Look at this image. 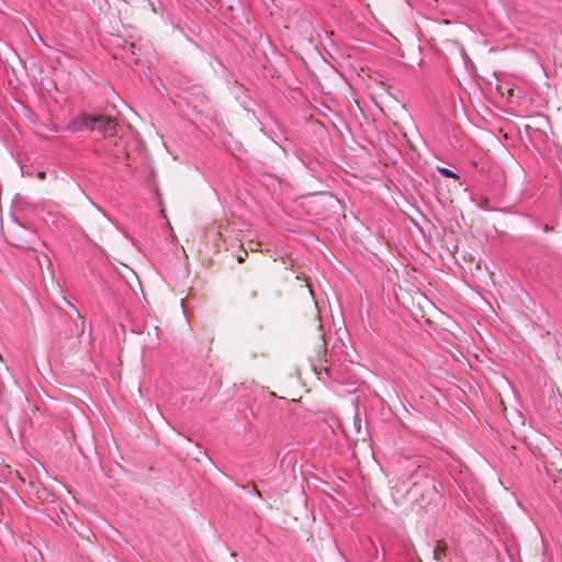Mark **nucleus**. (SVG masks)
I'll return each mask as SVG.
<instances>
[{"mask_svg": "<svg viewBox=\"0 0 562 562\" xmlns=\"http://www.w3.org/2000/svg\"><path fill=\"white\" fill-rule=\"evenodd\" d=\"M438 171L445 176V177H449V178H454V179H458L459 176L457 173H454L452 170L446 168V167H440L438 168Z\"/></svg>", "mask_w": 562, "mask_h": 562, "instance_id": "nucleus-3", "label": "nucleus"}, {"mask_svg": "<svg viewBox=\"0 0 562 562\" xmlns=\"http://www.w3.org/2000/svg\"><path fill=\"white\" fill-rule=\"evenodd\" d=\"M94 126L104 135H113L115 133V123L110 117L95 116Z\"/></svg>", "mask_w": 562, "mask_h": 562, "instance_id": "nucleus-2", "label": "nucleus"}, {"mask_svg": "<svg viewBox=\"0 0 562 562\" xmlns=\"http://www.w3.org/2000/svg\"><path fill=\"white\" fill-rule=\"evenodd\" d=\"M95 125V116L94 115H80L77 119H74L67 125V130L70 133H81L86 130H90Z\"/></svg>", "mask_w": 562, "mask_h": 562, "instance_id": "nucleus-1", "label": "nucleus"}, {"mask_svg": "<svg viewBox=\"0 0 562 562\" xmlns=\"http://www.w3.org/2000/svg\"><path fill=\"white\" fill-rule=\"evenodd\" d=\"M243 260V256H239L238 261L241 262Z\"/></svg>", "mask_w": 562, "mask_h": 562, "instance_id": "nucleus-4", "label": "nucleus"}]
</instances>
